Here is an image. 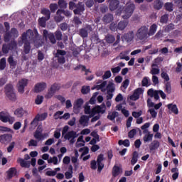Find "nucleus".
<instances>
[{
  "mask_svg": "<svg viewBox=\"0 0 182 182\" xmlns=\"http://www.w3.org/2000/svg\"><path fill=\"white\" fill-rule=\"evenodd\" d=\"M39 41V34L38 30L28 29L26 32L22 33V43H24V53L29 54L31 52V43H38Z\"/></svg>",
  "mask_w": 182,
  "mask_h": 182,
  "instance_id": "nucleus-1",
  "label": "nucleus"
},
{
  "mask_svg": "<svg viewBox=\"0 0 182 182\" xmlns=\"http://www.w3.org/2000/svg\"><path fill=\"white\" fill-rule=\"evenodd\" d=\"M61 135L63 136V139L68 140L70 144H74V143H75V138H77L79 136L77 132L75 131L68 132V126L63 127L62 134L60 133V131H55L53 132V137H55V139H60V136Z\"/></svg>",
  "mask_w": 182,
  "mask_h": 182,
  "instance_id": "nucleus-2",
  "label": "nucleus"
},
{
  "mask_svg": "<svg viewBox=\"0 0 182 182\" xmlns=\"http://www.w3.org/2000/svg\"><path fill=\"white\" fill-rule=\"evenodd\" d=\"M62 31L57 30L55 33H48L47 30H43V38L50 41V43L55 45L57 41H62Z\"/></svg>",
  "mask_w": 182,
  "mask_h": 182,
  "instance_id": "nucleus-3",
  "label": "nucleus"
},
{
  "mask_svg": "<svg viewBox=\"0 0 182 182\" xmlns=\"http://www.w3.org/2000/svg\"><path fill=\"white\" fill-rule=\"evenodd\" d=\"M155 35V33H151L148 32V27L146 26H143L138 28V31H136V38L138 41H146L149 37L153 36Z\"/></svg>",
  "mask_w": 182,
  "mask_h": 182,
  "instance_id": "nucleus-4",
  "label": "nucleus"
},
{
  "mask_svg": "<svg viewBox=\"0 0 182 182\" xmlns=\"http://www.w3.org/2000/svg\"><path fill=\"white\" fill-rule=\"evenodd\" d=\"M104 160L103 154L98 155V157L97 158V161H91V169L96 170L98 169V173L102 172V170H103V167L105 165L103 163H102Z\"/></svg>",
  "mask_w": 182,
  "mask_h": 182,
  "instance_id": "nucleus-5",
  "label": "nucleus"
},
{
  "mask_svg": "<svg viewBox=\"0 0 182 182\" xmlns=\"http://www.w3.org/2000/svg\"><path fill=\"white\" fill-rule=\"evenodd\" d=\"M6 63H9V65H10V68L11 69H14L15 68V66H17V61L14 60V57L9 56V59H5V58H3L0 59V70H5Z\"/></svg>",
  "mask_w": 182,
  "mask_h": 182,
  "instance_id": "nucleus-6",
  "label": "nucleus"
},
{
  "mask_svg": "<svg viewBox=\"0 0 182 182\" xmlns=\"http://www.w3.org/2000/svg\"><path fill=\"white\" fill-rule=\"evenodd\" d=\"M5 95L11 102L17 100V95H15L14 86L11 85V84H6V85H5Z\"/></svg>",
  "mask_w": 182,
  "mask_h": 182,
  "instance_id": "nucleus-7",
  "label": "nucleus"
},
{
  "mask_svg": "<svg viewBox=\"0 0 182 182\" xmlns=\"http://www.w3.org/2000/svg\"><path fill=\"white\" fill-rule=\"evenodd\" d=\"M41 14L44 15V17L39 18L38 20V23L39 24V26H41V28H46V21L50 20V11H48L47 9L43 8L41 9Z\"/></svg>",
  "mask_w": 182,
  "mask_h": 182,
  "instance_id": "nucleus-8",
  "label": "nucleus"
},
{
  "mask_svg": "<svg viewBox=\"0 0 182 182\" xmlns=\"http://www.w3.org/2000/svg\"><path fill=\"white\" fill-rule=\"evenodd\" d=\"M0 121L12 124L15 122V118L10 116V113H8L7 111H1L0 112Z\"/></svg>",
  "mask_w": 182,
  "mask_h": 182,
  "instance_id": "nucleus-9",
  "label": "nucleus"
},
{
  "mask_svg": "<svg viewBox=\"0 0 182 182\" xmlns=\"http://www.w3.org/2000/svg\"><path fill=\"white\" fill-rule=\"evenodd\" d=\"M134 9H135L134 4H130L126 6V7H124V10L122 11L124 15H122V18L127 20L129 19V18H131V16H132V13L134 12Z\"/></svg>",
  "mask_w": 182,
  "mask_h": 182,
  "instance_id": "nucleus-10",
  "label": "nucleus"
},
{
  "mask_svg": "<svg viewBox=\"0 0 182 182\" xmlns=\"http://www.w3.org/2000/svg\"><path fill=\"white\" fill-rule=\"evenodd\" d=\"M9 31H6V33L3 35V41H4L5 43L9 42L10 39H11V37H18V31H17V28H11V29H9Z\"/></svg>",
  "mask_w": 182,
  "mask_h": 182,
  "instance_id": "nucleus-11",
  "label": "nucleus"
},
{
  "mask_svg": "<svg viewBox=\"0 0 182 182\" xmlns=\"http://www.w3.org/2000/svg\"><path fill=\"white\" fill-rule=\"evenodd\" d=\"M55 12H57V16H55V21H57V23H60L63 21V16H62V15L67 18H70V16H72V14L68 10L58 9Z\"/></svg>",
  "mask_w": 182,
  "mask_h": 182,
  "instance_id": "nucleus-12",
  "label": "nucleus"
},
{
  "mask_svg": "<svg viewBox=\"0 0 182 182\" xmlns=\"http://www.w3.org/2000/svg\"><path fill=\"white\" fill-rule=\"evenodd\" d=\"M58 90H60V85H58V83L51 85V87H50V90H48V92L45 95V99H51V97H53L55 93L56 92H58Z\"/></svg>",
  "mask_w": 182,
  "mask_h": 182,
  "instance_id": "nucleus-13",
  "label": "nucleus"
},
{
  "mask_svg": "<svg viewBox=\"0 0 182 182\" xmlns=\"http://www.w3.org/2000/svg\"><path fill=\"white\" fill-rule=\"evenodd\" d=\"M48 117V113L43 112L42 114H36L33 121L31 122V126H38V122H43Z\"/></svg>",
  "mask_w": 182,
  "mask_h": 182,
  "instance_id": "nucleus-14",
  "label": "nucleus"
},
{
  "mask_svg": "<svg viewBox=\"0 0 182 182\" xmlns=\"http://www.w3.org/2000/svg\"><path fill=\"white\" fill-rule=\"evenodd\" d=\"M120 39V34H117V36L116 37H114L112 34H107V36H105V41L107 42V43H114V46H117V45H119Z\"/></svg>",
  "mask_w": 182,
  "mask_h": 182,
  "instance_id": "nucleus-15",
  "label": "nucleus"
},
{
  "mask_svg": "<svg viewBox=\"0 0 182 182\" xmlns=\"http://www.w3.org/2000/svg\"><path fill=\"white\" fill-rule=\"evenodd\" d=\"M92 31V28L91 25L86 24L84 28L79 29V36H81L82 38H87V34Z\"/></svg>",
  "mask_w": 182,
  "mask_h": 182,
  "instance_id": "nucleus-16",
  "label": "nucleus"
},
{
  "mask_svg": "<svg viewBox=\"0 0 182 182\" xmlns=\"http://www.w3.org/2000/svg\"><path fill=\"white\" fill-rule=\"evenodd\" d=\"M105 86H107V93H113V92H115V85L112 82H108V85H107V81H103L102 84L98 85L99 89H103Z\"/></svg>",
  "mask_w": 182,
  "mask_h": 182,
  "instance_id": "nucleus-17",
  "label": "nucleus"
},
{
  "mask_svg": "<svg viewBox=\"0 0 182 182\" xmlns=\"http://www.w3.org/2000/svg\"><path fill=\"white\" fill-rule=\"evenodd\" d=\"M43 129L39 128L34 132V139L38 141H43L45 138L48 137V133L43 134Z\"/></svg>",
  "mask_w": 182,
  "mask_h": 182,
  "instance_id": "nucleus-18",
  "label": "nucleus"
},
{
  "mask_svg": "<svg viewBox=\"0 0 182 182\" xmlns=\"http://www.w3.org/2000/svg\"><path fill=\"white\" fill-rule=\"evenodd\" d=\"M27 87V79H21L17 83V91L20 94H23V89Z\"/></svg>",
  "mask_w": 182,
  "mask_h": 182,
  "instance_id": "nucleus-19",
  "label": "nucleus"
},
{
  "mask_svg": "<svg viewBox=\"0 0 182 182\" xmlns=\"http://www.w3.org/2000/svg\"><path fill=\"white\" fill-rule=\"evenodd\" d=\"M143 94L142 88H136L134 90V92H132V95L129 97L131 101H136L139 99V95Z\"/></svg>",
  "mask_w": 182,
  "mask_h": 182,
  "instance_id": "nucleus-20",
  "label": "nucleus"
},
{
  "mask_svg": "<svg viewBox=\"0 0 182 182\" xmlns=\"http://www.w3.org/2000/svg\"><path fill=\"white\" fill-rule=\"evenodd\" d=\"M134 38V32L129 31L127 33H124L122 36H120V39H122L123 41L130 43L132 39Z\"/></svg>",
  "mask_w": 182,
  "mask_h": 182,
  "instance_id": "nucleus-21",
  "label": "nucleus"
},
{
  "mask_svg": "<svg viewBox=\"0 0 182 182\" xmlns=\"http://www.w3.org/2000/svg\"><path fill=\"white\" fill-rule=\"evenodd\" d=\"M128 22L127 21H122L119 22L117 25L115 26V28L110 27V30L112 31H124V29H126V27H127Z\"/></svg>",
  "mask_w": 182,
  "mask_h": 182,
  "instance_id": "nucleus-22",
  "label": "nucleus"
},
{
  "mask_svg": "<svg viewBox=\"0 0 182 182\" xmlns=\"http://www.w3.org/2000/svg\"><path fill=\"white\" fill-rule=\"evenodd\" d=\"M132 117H129L127 118V121L126 122V127L127 128L131 127V122H132V117L137 119L141 116V111L132 112Z\"/></svg>",
  "mask_w": 182,
  "mask_h": 182,
  "instance_id": "nucleus-23",
  "label": "nucleus"
},
{
  "mask_svg": "<svg viewBox=\"0 0 182 182\" xmlns=\"http://www.w3.org/2000/svg\"><path fill=\"white\" fill-rule=\"evenodd\" d=\"M11 141V134H4L0 135V143L3 144H7Z\"/></svg>",
  "mask_w": 182,
  "mask_h": 182,
  "instance_id": "nucleus-24",
  "label": "nucleus"
},
{
  "mask_svg": "<svg viewBox=\"0 0 182 182\" xmlns=\"http://www.w3.org/2000/svg\"><path fill=\"white\" fill-rule=\"evenodd\" d=\"M119 0H108L107 8L110 9V11H113L119 8Z\"/></svg>",
  "mask_w": 182,
  "mask_h": 182,
  "instance_id": "nucleus-25",
  "label": "nucleus"
},
{
  "mask_svg": "<svg viewBox=\"0 0 182 182\" xmlns=\"http://www.w3.org/2000/svg\"><path fill=\"white\" fill-rule=\"evenodd\" d=\"M46 89V82H38L34 85V92L39 93Z\"/></svg>",
  "mask_w": 182,
  "mask_h": 182,
  "instance_id": "nucleus-26",
  "label": "nucleus"
},
{
  "mask_svg": "<svg viewBox=\"0 0 182 182\" xmlns=\"http://www.w3.org/2000/svg\"><path fill=\"white\" fill-rule=\"evenodd\" d=\"M95 115H82L81 118H79V124L87 126L89 119L94 117Z\"/></svg>",
  "mask_w": 182,
  "mask_h": 182,
  "instance_id": "nucleus-27",
  "label": "nucleus"
},
{
  "mask_svg": "<svg viewBox=\"0 0 182 182\" xmlns=\"http://www.w3.org/2000/svg\"><path fill=\"white\" fill-rule=\"evenodd\" d=\"M146 94L148 95V96H150V97H154L155 100H159V99H160L161 97L159 95V92H156V90H153V89L148 90Z\"/></svg>",
  "mask_w": 182,
  "mask_h": 182,
  "instance_id": "nucleus-28",
  "label": "nucleus"
},
{
  "mask_svg": "<svg viewBox=\"0 0 182 182\" xmlns=\"http://www.w3.org/2000/svg\"><path fill=\"white\" fill-rule=\"evenodd\" d=\"M102 21L105 25L110 23L113 21V16L111 14H107L103 16Z\"/></svg>",
  "mask_w": 182,
  "mask_h": 182,
  "instance_id": "nucleus-29",
  "label": "nucleus"
},
{
  "mask_svg": "<svg viewBox=\"0 0 182 182\" xmlns=\"http://www.w3.org/2000/svg\"><path fill=\"white\" fill-rule=\"evenodd\" d=\"M167 109L171 111L172 114H177L179 113V110L177 109V105L173 104L167 105Z\"/></svg>",
  "mask_w": 182,
  "mask_h": 182,
  "instance_id": "nucleus-30",
  "label": "nucleus"
},
{
  "mask_svg": "<svg viewBox=\"0 0 182 182\" xmlns=\"http://www.w3.org/2000/svg\"><path fill=\"white\" fill-rule=\"evenodd\" d=\"M26 114V111L23 110V109L21 107L17 108L14 112V114L15 115V117H17V118H22V117H23V114Z\"/></svg>",
  "mask_w": 182,
  "mask_h": 182,
  "instance_id": "nucleus-31",
  "label": "nucleus"
},
{
  "mask_svg": "<svg viewBox=\"0 0 182 182\" xmlns=\"http://www.w3.org/2000/svg\"><path fill=\"white\" fill-rule=\"evenodd\" d=\"M105 107H105V105H101V106L95 107V108L92 109V110H93V111H92L91 112L92 113L104 114Z\"/></svg>",
  "mask_w": 182,
  "mask_h": 182,
  "instance_id": "nucleus-32",
  "label": "nucleus"
},
{
  "mask_svg": "<svg viewBox=\"0 0 182 182\" xmlns=\"http://www.w3.org/2000/svg\"><path fill=\"white\" fill-rule=\"evenodd\" d=\"M159 147H160V142H159V141L154 140V141H151L149 146L150 151L159 149Z\"/></svg>",
  "mask_w": 182,
  "mask_h": 182,
  "instance_id": "nucleus-33",
  "label": "nucleus"
},
{
  "mask_svg": "<svg viewBox=\"0 0 182 182\" xmlns=\"http://www.w3.org/2000/svg\"><path fill=\"white\" fill-rule=\"evenodd\" d=\"M164 5L165 4H164L161 0H155V1H154V9H155L156 11L161 9V7H163Z\"/></svg>",
  "mask_w": 182,
  "mask_h": 182,
  "instance_id": "nucleus-34",
  "label": "nucleus"
},
{
  "mask_svg": "<svg viewBox=\"0 0 182 182\" xmlns=\"http://www.w3.org/2000/svg\"><path fill=\"white\" fill-rule=\"evenodd\" d=\"M69 6V10L72 11L74 9H77L79 7H83L84 6H82V4H80V2L77 3V4H75V3H74V1H70L69 2V4L67 5Z\"/></svg>",
  "mask_w": 182,
  "mask_h": 182,
  "instance_id": "nucleus-35",
  "label": "nucleus"
},
{
  "mask_svg": "<svg viewBox=\"0 0 182 182\" xmlns=\"http://www.w3.org/2000/svg\"><path fill=\"white\" fill-rule=\"evenodd\" d=\"M92 109L89 106L84 107V114H87L90 116H95L98 112H92Z\"/></svg>",
  "mask_w": 182,
  "mask_h": 182,
  "instance_id": "nucleus-36",
  "label": "nucleus"
},
{
  "mask_svg": "<svg viewBox=\"0 0 182 182\" xmlns=\"http://www.w3.org/2000/svg\"><path fill=\"white\" fill-rule=\"evenodd\" d=\"M151 85V82H150V78L148 77H143V80H141V86L144 87H148Z\"/></svg>",
  "mask_w": 182,
  "mask_h": 182,
  "instance_id": "nucleus-37",
  "label": "nucleus"
},
{
  "mask_svg": "<svg viewBox=\"0 0 182 182\" xmlns=\"http://www.w3.org/2000/svg\"><path fill=\"white\" fill-rule=\"evenodd\" d=\"M120 174V168L117 166H114V168H112V176L117 177Z\"/></svg>",
  "mask_w": 182,
  "mask_h": 182,
  "instance_id": "nucleus-38",
  "label": "nucleus"
},
{
  "mask_svg": "<svg viewBox=\"0 0 182 182\" xmlns=\"http://www.w3.org/2000/svg\"><path fill=\"white\" fill-rule=\"evenodd\" d=\"M16 169L15 168H10L9 171H6V176L9 177V179H11L15 176Z\"/></svg>",
  "mask_w": 182,
  "mask_h": 182,
  "instance_id": "nucleus-39",
  "label": "nucleus"
},
{
  "mask_svg": "<svg viewBox=\"0 0 182 182\" xmlns=\"http://www.w3.org/2000/svg\"><path fill=\"white\" fill-rule=\"evenodd\" d=\"M68 5V4H67V1H65V0H58V2L57 4V6H59L61 9H66Z\"/></svg>",
  "mask_w": 182,
  "mask_h": 182,
  "instance_id": "nucleus-40",
  "label": "nucleus"
},
{
  "mask_svg": "<svg viewBox=\"0 0 182 182\" xmlns=\"http://www.w3.org/2000/svg\"><path fill=\"white\" fill-rule=\"evenodd\" d=\"M119 117V112H112V114H108L107 116V119H108V120L113 121L115 119V117Z\"/></svg>",
  "mask_w": 182,
  "mask_h": 182,
  "instance_id": "nucleus-41",
  "label": "nucleus"
},
{
  "mask_svg": "<svg viewBox=\"0 0 182 182\" xmlns=\"http://www.w3.org/2000/svg\"><path fill=\"white\" fill-rule=\"evenodd\" d=\"M137 163V151L132 152V158L131 159V165L134 166Z\"/></svg>",
  "mask_w": 182,
  "mask_h": 182,
  "instance_id": "nucleus-42",
  "label": "nucleus"
},
{
  "mask_svg": "<svg viewBox=\"0 0 182 182\" xmlns=\"http://www.w3.org/2000/svg\"><path fill=\"white\" fill-rule=\"evenodd\" d=\"M18 163L21 164V167L24 168H28L31 166V164L29 162L23 161V159H21L20 161H18Z\"/></svg>",
  "mask_w": 182,
  "mask_h": 182,
  "instance_id": "nucleus-43",
  "label": "nucleus"
},
{
  "mask_svg": "<svg viewBox=\"0 0 182 182\" xmlns=\"http://www.w3.org/2000/svg\"><path fill=\"white\" fill-rule=\"evenodd\" d=\"M2 48H17V43H16L15 41H11L9 44L3 45Z\"/></svg>",
  "mask_w": 182,
  "mask_h": 182,
  "instance_id": "nucleus-44",
  "label": "nucleus"
},
{
  "mask_svg": "<svg viewBox=\"0 0 182 182\" xmlns=\"http://www.w3.org/2000/svg\"><path fill=\"white\" fill-rule=\"evenodd\" d=\"M152 139H153V134H144V136H143V141L144 143L150 142L151 141Z\"/></svg>",
  "mask_w": 182,
  "mask_h": 182,
  "instance_id": "nucleus-45",
  "label": "nucleus"
},
{
  "mask_svg": "<svg viewBox=\"0 0 182 182\" xmlns=\"http://www.w3.org/2000/svg\"><path fill=\"white\" fill-rule=\"evenodd\" d=\"M58 8H60V6H57L56 4H50V10H48V11H50V14L55 13V11H58L57 10Z\"/></svg>",
  "mask_w": 182,
  "mask_h": 182,
  "instance_id": "nucleus-46",
  "label": "nucleus"
},
{
  "mask_svg": "<svg viewBox=\"0 0 182 182\" xmlns=\"http://www.w3.org/2000/svg\"><path fill=\"white\" fill-rule=\"evenodd\" d=\"M119 146H124L125 147H129L130 146V142L129 139L119 140Z\"/></svg>",
  "mask_w": 182,
  "mask_h": 182,
  "instance_id": "nucleus-47",
  "label": "nucleus"
},
{
  "mask_svg": "<svg viewBox=\"0 0 182 182\" xmlns=\"http://www.w3.org/2000/svg\"><path fill=\"white\" fill-rule=\"evenodd\" d=\"M163 7L168 12H172L173 11V4L171 2L166 3V5L163 6Z\"/></svg>",
  "mask_w": 182,
  "mask_h": 182,
  "instance_id": "nucleus-48",
  "label": "nucleus"
},
{
  "mask_svg": "<svg viewBox=\"0 0 182 182\" xmlns=\"http://www.w3.org/2000/svg\"><path fill=\"white\" fill-rule=\"evenodd\" d=\"M82 99H77L75 100V103L74 104V109H79L81 106H82Z\"/></svg>",
  "mask_w": 182,
  "mask_h": 182,
  "instance_id": "nucleus-49",
  "label": "nucleus"
},
{
  "mask_svg": "<svg viewBox=\"0 0 182 182\" xmlns=\"http://www.w3.org/2000/svg\"><path fill=\"white\" fill-rule=\"evenodd\" d=\"M66 52L63 50H57V53L55 54V58L65 56Z\"/></svg>",
  "mask_w": 182,
  "mask_h": 182,
  "instance_id": "nucleus-50",
  "label": "nucleus"
},
{
  "mask_svg": "<svg viewBox=\"0 0 182 182\" xmlns=\"http://www.w3.org/2000/svg\"><path fill=\"white\" fill-rule=\"evenodd\" d=\"M156 24L154 23L150 26V28H148V33L151 34L156 33Z\"/></svg>",
  "mask_w": 182,
  "mask_h": 182,
  "instance_id": "nucleus-51",
  "label": "nucleus"
},
{
  "mask_svg": "<svg viewBox=\"0 0 182 182\" xmlns=\"http://www.w3.org/2000/svg\"><path fill=\"white\" fill-rule=\"evenodd\" d=\"M73 10H74V15L80 16V14L84 11V7L82 6L77 7V8H75V9H73Z\"/></svg>",
  "mask_w": 182,
  "mask_h": 182,
  "instance_id": "nucleus-52",
  "label": "nucleus"
},
{
  "mask_svg": "<svg viewBox=\"0 0 182 182\" xmlns=\"http://www.w3.org/2000/svg\"><path fill=\"white\" fill-rule=\"evenodd\" d=\"M73 23L75 26L82 25V21H80V18L78 16H74Z\"/></svg>",
  "mask_w": 182,
  "mask_h": 182,
  "instance_id": "nucleus-53",
  "label": "nucleus"
},
{
  "mask_svg": "<svg viewBox=\"0 0 182 182\" xmlns=\"http://www.w3.org/2000/svg\"><path fill=\"white\" fill-rule=\"evenodd\" d=\"M168 21V14H164V16L160 17L161 23H167Z\"/></svg>",
  "mask_w": 182,
  "mask_h": 182,
  "instance_id": "nucleus-54",
  "label": "nucleus"
},
{
  "mask_svg": "<svg viewBox=\"0 0 182 182\" xmlns=\"http://www.w3.org/2000/svg\"><path fill=\"white\" fill-rule=\"evenodd\" d=\"M46 161H48V164H53V165H56L58 163V159L56 156L46 159Z\"/></svg>",
  "mask_w": 182,
  "mask_h": 182,
  "instance_id": "nucleus-55",
  "label": "nucleus"
},
{
  "mask_svg": "<svg viewBox=\"0 0 182 182\" xmlns=\"http://www.w3.org/2000/svg\"><path fill=\"white\" fill-rule=\"evenodd\" d=\"M112 73H111L110 70L105 71V73H104L103 76H102V79H103V80H105L108 78H110V77H112Z\"/></svg>",
  "mask_w": 182,
  "mask_h": 182,
  "instance_id": "nucleus-56",
  "label": "nucleus"
},
{
  "mask_svg": "<svg viewBox=\"0 0 182 182\" xmlns=\"http://www.w3.org/2000/svg\"><path fill=\"white\" fill-rule=\"evenodd\" d=\"M174 30V24L170 23L164 28V31H166V33L171 32V31Z\"/></svg>",
  "mask_w": 182,
  "mask_h": 182,
  "instance_id": "nucleus-57",
  "label": "nucleus"
},
{
  "mask_svg": "<svg viewBox=\"0 0 182 182\" xmlns=\"http://www.w3.org/2000/svg\"><path fill=\"white\" fill-rule=\"evenodd\" d=\"M119 58L120 60H124L126 61H129V60H131V58H129V56L126 55V53H120V54H119Z\"/></svg>",
  "mask_w": 182,
  "mask_h": 182,
  "instance_id": "nucleus-58",
  "label": "nucleus"
},
{
  "mask_svg": "<svg viewBox=\"0 0 182 182\" xmlns=\"http://www.w3.org/2000/svg\"><path fill=\"white\" fill-rule=\"evenodd\" d=\"M43 96L38 95L37 97H36L34 103L38 105H41V103H43Z\"/></svg>",
  "mask_w": 182,
  "mask_h": 182,
  "instance_id": "nucleus-59",
  "label": "nucleus"
},
{
  "mask_svg": "<svg viewBox=\"0 0 182 182\" xmlns=\"http://www.w3.org/2000/svg\"><path fill=\"white\" fill-rule=\"evenodd\" d=\"M134 136H136V129H132L129 132L127 133V137H129V139L134 138Z\"/></svg>",
  "mask_w": 182,
  "mask_h": 182,
  "instance_id": "nucleus-60",
  "label": "nucleus"
},
{
  "mask_svg": "<svg viewBox=\"0 0 182 182\" xmlns=\"http://www.w3.org/2000/svg\"><path fill=\"white\" fill-rule=\"evenodd\" d=\"M57 58V61L58 62V64L60 65H63L65 63V57L63 56H58V57H55Z\"/></svg>",
  "mask_w": 182,
  "mask_h": 182,
  "instance_id": "nucleus-61",
  "label": "nucleus"
},
{
  "mask_svg": "<svg viewBox=\"0 0 182 182\" xmlns=\"http://www.w3.org/2000/svg\"><path fill=\"white\" fill-rule=\"evenodd\" d=\"M171 82H166V93L171 94Z\"/></svg>",
  "mask_w": 182,
  "mask_h": 182,
  "instance_id": "nucleus-62",
  "label": "nucleus"
},
{
  "mask_svg": "<svg viewBox=\"0 0 182 182\" xmlns=\"http://www.w3.org/2000/svg\"><path fill=\"white\" fill-rule=\"evenodd\" d=\"M81 93L82 95H87L89 93V86H82L81 88Z\"/></svg>",
  "mask_w": 182,
  "mask_h": 182,
  "instance_id": "nucleus-63",
  "label": "nucleus"
},
{
  "mask_svg": "<svg viewBox=\"0 0 182 182\" xmlns=\"http://www.w3.org/2000/svg\"><path fill=\"white\" fill-rule=\"evenodd\" d=\"M86 7L91 8L95 5V1L92 0H86L85 3Z\"/></svg>",
  "mask_w": 182,
  "mask_h": 182,
  "instance_id": "nucleus-64",
  "label": "nucleus"
}]
</instances>
